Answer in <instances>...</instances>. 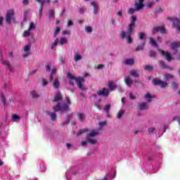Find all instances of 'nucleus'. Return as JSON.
Here are the masks:
<instances>
[{
    "label": "nucleus",
    "instance_id": "obj_1",
    "mask_svg": "<svg viewBox=\"0 0 180 180\" xmlns=\"http://www.w3.org/2000/svg\"><path fill=\"white\" fill-rule=\"evenodd\" d=\"M136 20H137V17H136V15H132L131 23L129 25L127 32L122 31L120 35V37L122 39V40L126 39L127 43H128V44H131V43H133L131 33H133V30H134V27H136Z\"/></svg>",
    "mask_w": 180,
    "mask_h": 180
},
{
    "label": "nucleus",
    "instance_id": "obj_2",
    "mask_svg": "<svg viewBox=\"0 0 180 180\" xmlns=\"http://www.w3.org/2000/svg\"><path fill=\"white\" fill-rule=\"evenodd\" d=\"M65 103L62 105L58 103L56 106L53 107L54 112H60V113H65V112L70 111V105H71V100L70 97L65 98Z\"/></svg>",
    "mask_w": 180,
    "mask_h": 180
},
{
    "label": "nucleus",
    "instance_id": "obj_3",
    "mask_svg": "<svg viewBox=\"0 0 180 180\" xmlns=\"http://www.w3.org/2000/svg\"><path fill=\"white\" fill-rule=\"evenodd\" d=\"M67 77L68 79H73L75 81L79 89H82V91H85V89H86L85 86L82 85V82H84L83 77H75L72 73L70 72L68 73Z\"/></svg>",
    "mask_w": 180,
    "mask_h": 180
},
{
    "label": "nucleus",
    "instance_id": "obj_4",
    "mask_svg": "<svg viewBox=\"0 0 180 180\" xmlns=\"http://www.w3.org/2000/svg\"><path fill=\"white\" fill-rule=\"evenodd\" d=\"M15 16V11L13 9L8 10L6 14V22L8 25L12 23V19Z\"/></svg>",
    "mask_w": 180,
    "mask_h": 180
},
{
    "label": "nucleus",
    "instance_id": "obj_5",
    "mask_svg": "<svg viewBox=\"0 0 180 180\" xmlns=\"http://www.w3.org/2000/svg\"><path fill=\"white\" fill-rule=\"evenodd\" d=\"M152 82L153 85H159V86H160V88H162V89L168 86V83L167 82H162L161 79H153Z\"/></svg>",
    "mask_w": 180,
    "mask_h": 180
},
{
    "label": "nucleus",
    "instance_id": "obj_6",
    "mask_svg": "<svg viewBox=\"0 0 180 180\" xmlns=\"http://www.w3.org/2000/svg\"><path fill=\"white\" fill-rule=\"evenodd\" d=\"M110 91L107 88H103L101 90L97 91L98 96H103V98H108Z\"/></svg>",
    "mask_w": 180,
    "mask_h": 180
},
{
    "label": "nucleus",
    "instance_id": "obj_7",
    "mask_svg": "<svg viewBox=\"0 0 180 180\" xmlns=\"http://www.w3.org/2000/svg\"><path fill=\"white\" fill-rule=\"evenodd\" d=\"M180 47V42L179 41H174L171 43V49L173 50V54L176 56L178 54V49Z\"/></svg>",
    "mask_w": 180,
    "mask_h": 180
},
{
    "label": "nucleus",
    "instance_id": "obj_8",
    "mask_svg": "<svg viewBox=\"0 0 180 180\" xmlns=\"http://www.w3.org/2000/svg\"><path fill=\"white\" fill-rule=\"evenodd\" d=\"M158 32H160L161 34H165V33H166L165 27L158 26V27H153L152 34H155L156 33H158Z\"/></svg>",
    "mask_w": 180,
    "mask_h": 180
},
{
    "label": "nucleus",
    "instance_id": "obj_9",
    "mask_svg": "<svg viewBox=\"0 0 180 180\" xmlns=\"http://www.w3.org/2000/svg\"><path fill=\"white\" fill-rule=\"evenodd\" d=\"M32 48V46L30 45H26L24 47V53L22 54L23 58H26L27 57H29L30 56V49Z\"/></svg>",
    "mask_w": 180,
    "mask_h": 180
},
{
    "label": "nucleus",
    "instance_id": "obj_10",
    "mask_svg": "<svg viewBox=\"0 0 180 180\" xmlns=\"http://www.w3.org/2000/svg\"><path fill=\"white\" fill-rule=\"evenodd\" d=\"M172 27L180 32V19L179 18H174L173 21Z\"/></svg>",
    "mask_w": 180,
    "mask_h": 180
},
{
    "label": "nucleus",
    "instance_id": "obj_11",
    "mask_svg": "<svg viewBox=\"0 0 180 180\" xmlns=\"http://www.w3.org/2000/svg\"><path fill=\"white\" fill-rule=\"evenodd\" d=\"M2 64H4V65H5L6 67L7 70H8V71H10V72H13V67H12V65H11V64L9 63V61L2 60Z\"/></svg>",
    "mask_w": 180,
    "mask_h": 180
},
{
    "label": "nucleus",
    "instance_id": "obj_12",
    "mask_svg": "<svg viewBox=\"0 0 180 180\" xmlns=\"http://www.w3.org/2000/svg\"><path fill=\"white\" fill-rule=\"evenodd\" d=\"M160 54H162V56H166V60L167 61L169 62L172 61V56H171V53L168 52H165L164 51H160Z\"/></svg>",
    "mask_w": 180,
    "mask_h": 180
},
{
    "label": "nucleus",
    "instance_id": "obj_13",
    "mask_svg": "<svg viewBox=\"0 0 180 180\" xmlns=\"http://www.w3.org/2000/svg\"><path fill=\"white\" fill-rule=\"evenodd\" d=\"M146 46V41L141 42L140 45H138L135 49L134 51L137 53L138 51H143L144 50V46Z\"/></svg>",
    "mask_w": 180,
    "mask_h": 180
},
{
    "label": "nucleus",
    "instance_id": "obj_14",
    "mask_svg": "<svg viewBox=\"0 0 180 180\" xmlns=\"http://www.w3.org/2000/svg\"><path fill=\"white\" fill-rule=\"evenodd\" d=\"M91 6H93V9H94V15H97L98 13V4H96V2L95 1H91Z\"/></svg>",
    "mask_w": 180,
    "mask_h": 180
},
{
    "label": "nucleus",
    "instance_id": "obj_15",
    "mask_svg": "<svg viewBox=\"0 0 180 180\" xmlns=\"http://www.w3.org/2000/svg\"><path fill=\"white\" fill-rule=\"evenodd\" d=\"M159 64L160 65V68L162 69L167 68L168 70H173L172 68L167 65V64H165V62H164L163 60H160Z\"/></svg>",
    "mask_w": 180,
    "mask_h": 180
},
{
    "label": "nucleus",
    "instance_id": "obj_16",
    "mask_svg": "<svg viewBox=\"0 0 180 180\" xmlns=\"http://www.w3.org/2000/svg\"><path fill=\"white\" fill-rule=\"evenodd\" d=\"M99 134V132L96 130H92L90 131L89 134H87L86 137L91 138V137H96Z\"/></svg>",
    "mask_w": 180,
    "mask_h": 180
},
{
    "label": "nucleus",
    "instance_id": "obj_17",
    "mask_svg": "<svg viewBox=\"0 0 180 180\" xmlns=\"http://www.w3.org/2000/svg\"><path fill=\"white\" fill-rule=\"evenodd\" d=\"M124 81L126 85H127V86H129V88H131V84H133V80H131V78L125 77L124 79Z\"/></svg>",
    "mask_w": 180,
    "mask_h": 180
},
{
    "label": "nucleus",
    "instance_id": "obj_18",
    "mask_svg": "<svg viewBox=\"0 0 180 180\" xmlns=\"http://www.w3.org/2000/svg\"><path fill=\"white\" fill-rule=\"evenodd\" d=\"M58 101H63V95H61V93L60 92L56 94L53 102H58Z\"/></svg>",
    "mask_w": 180,
    "mask_h": 180
},
{
    "label": "nucleus",
    "instance_id": "obj_19",
    "mask_svg": "<svg viewBox=\"0 0 180 180\" xmlns=\"http://www.w3.org/2000/svg\"><path fill=\"white\" fill-rule=\"evenodd\" d=\"M108 89L110 91H115L116 89V86L112 81L108 82Z\"/></svg>",
    "mask_w": 180,
    "mask_h": 180
},
{
    "label": "nucleus",
    "instance_id": "obj_20",
    "mask_svg": "<svg viewBox=\"0 0 180 180\" xmlns=\"http://www.w3.org/2000/svg\"><path fill=\"white\" fill-rule=\"evenodd\" d=\"M53 88H56V89H58L60 88V80L58 79V77H56L53 83Z\"/></svg>",
    "mask_w": 180,
    "mask_h": 180
},
{
    "label": "nucleus",
    "instance_id": "obj_21",
    "mask_svg": "<svg viewBox=\"0 0 180 180\" xmlns=\"http://www.w3.org/2000/svg\"><path fill=\"white\" fill-rule=\"evenodd\" d=\"M129 75H131V77H135V78H139V77H140L137 70H131L129 72Z\"/></svg>",
    "mask_w": 180,
    "mask_h": 180
},
{
    "label": "nucleus",
    "instance_id": "obj_22",
    "mask_svg": "<svg viewBox=\"0 0 180 180\" xmlns=\"http://www.w3.org/2000/svg\"><path fill=\"white\" fill-rule=\"evenodd\" d=\"M47 115L51 117V120L53 122L57 119V115L55 112H50L49 111H46Z\"/></svg>",
    "mask_w": 180,
    "mask_h": 180
},
{
    "label": "nucleus",
    "instance_id": "obj_23",
    "mask_svg": "<svg viewBox=\"0 0 180 180\" xmlns=\"http://www.w3.org/2000/svg\"><path fill=\"white\" fill-rule=\"evenodd\" d=\"M140 110H146L148 109V105H147V103H142L139 104Z\"/></svg>",
    "mask_w": 180,
    "mask_h": 180
},
{
    "label": "nucleus",
    "instance_id": "obj_24",
    "mask_svg": "<svg viewBox=\"0 0 180 180\" xmlns=\"http://www.w3.org/2000/svg\"><path fill=\"white\" fill-rule=\"evenodd\" d=\"M67 43H68V39H67V38H65V37H62L59 40V45L60 46H63L64 44H67Z\"/></svg>",
    "mask_w": 180,
    "mask_h": 180
},
{
    "label": "nucleus",
    "instance_id": "obj_25",
    "mask_svg": "<svg viewBox=\"0 0 180 180\" xmlns=\"http://www.w3.org/2000/svg\"><path fill=\"white\" fill-rule=\"evenodd\" d=\"M77 117L79 120H80L81 122L85 121V114L84 113H82V112L77 113Z\"/></svg>",
    "mask_w": 180,
    "mask_h": 180
},
{
    "label": "nucleus",
    "instance_id": "obj_26",
    "mask_svg": "<svg viewBox=\"0 0 180 180\" xmlns=\"http://www.w3.org/2000/svg\"><path fill=\"white\" fill-rule=\"evenodd\" d=\"M169 79H174V75L167 73L164 76V80L169 81Z\"/></svg>",
    "mask_w": 180,
    "mask_h": 180
},
{
    "label": "nucleus",
    "instance_id": "obj_27",
    "mask_svg": "<svg viewBox=\"0 0 180 180\" xmlns=\"http://www.w3.org/2000/svg\"><path fill=\"white\" fill-rule=\"evenodd\" d=\"M149 44H151V46H153V47H158V44H157V41L154 40V38L150 37L149 40Z\"/></svg>",
    "mask_w": 180,
    "mask_h": 180
},
{
    "label": "nucleus",
    "instance_id": "obj_28",
    "mask_svg": "<svg viewBox=\"0 0 180 180\" xmlns=\"http://www.w3.org/2000/svg\"><path fill=\"white\" fill-rule=\"evenodd\" d=\"M124 63L127 65H133V64H134V59H130V58L126 59L124 61Z\"/></svg>",
    "mask_w": 180,
    "mask_h": 180
},
{
    "label": "nucleus",
    "instance_id": "obj_29",
    "mask_svg": "<svg viewBox=\"0 0 180 180\" xmlns=\"http://www.w3.org/2000/svg\"><path fill=\"white\" fill-rule=\"evenodd\" d=\"M143 70H145V71L152 72L154 71V67L147 65L143 67Z\"/></svg>",
    "mask_w": 180,
    "mask_h": 180
},
{
    "label": "nucleus",
    "instance_id": "obj_30",
    "mask_svg": "<svg viewBox=\"0 0 180 180\" xmlns=\"http://www.w3.org/2000/svg\"><path fill=\"white\" fill-rule=\"evenodd\" d=\"M55 18H56V14L54 13V10L53 9L49 10V19H55Z\"/></svg>",
    "mask_w": 180,
    "mask_h": 180
},
{
    "label": "nucleus",
    "instance_id": "obj_31",
    "mask_svg": "<svg viewBox=\"0 0 180 180\" xmlns=\"http://www.w3.org/2000/svg\"><path fill=\"white\" fill-rule=\"evenodd\" d=\"M135 8L136 11H140L141 9H143V8H144V4L135 3Z\"/></svg>",
    "mask_w": 180,
    "mask_h": 180
},
{
    "label": "nucleus",
    "instance_id": "obj_32",
    "mask_svg": "<svg viewBox=\"0 0 180 180\" xmlns=\"http://www.w3.org/2000/svg\"><path fill=\"white\" fill-rule=\"evenodd\" d=\"M87 131H89V129L86 128H84L83 129H80L77 133V136H81V134H84V133H87Z\"/></svg>",
    "mask_w": 180,
    "mask_h": 180
},
{
    "label": "nucleus",
    "instance_id": "obj_33",
    "mask_svg": "<svg viewBox=\"0 0 180 180\" xmlns=\"http://www.w3.org/2000/svg\"><path fill=\"white\" fill-rule=\"evenodd\" d=\"M86 141H87V143H89L90 144H96V140L92 139L89 137H86Z\"/></svg>",
    "mask_w": 180,
    "mask_h": 180
},
{
    "label": "nucleus",
    "instance_id": "obj_34",
    "mask_svg": "<svg viewBox=\"0 0 180 180\" xmlns=\"http://www.w3.org/2000/svg\"><path fill=\"white\" fill-rule=\"evenodd\" d=\"M27 16H29V11H25L24 12V17H23V21L27 22Z\"/></svg>",
    "mask_w": 180,
    "mask_h": 180
},
{
    "label": "nucleus",
    "instance_id": "obj_35",
    "mask_svg": "<svg viewBox=\"0 0 180 180\" xmlns=\"http://www.w3.org/2000/svg\"><path fill=\"white\" fill-rule=\"evenodd\" d=\"M60 30H61V27H57L53 33V37H57V34L60 33Z\"/></svg>",
    "mask_w": 180,
    "mask_h": 180
},
{
    "label": "nucleus",
    "instance_id": "obj_36",
    "mask_svg": "<svg viewBox=\"0 0 180 180\" xmlns=\"http://www.w3.org/2000/svg\"><path fill=\"white\" fill-rule=\"evenodd\" d=\"M58 44V38H56V39L53 42V44L51 46V49L53 50L56 46Z\"/></svg>",
    "mask_w": 180,
    "mask_h": 180
},
{
    "label": "nucleus",
    "instance_id": "obj_37",
    "mask_svg": "<svg viewBox=\"0 0 180 180\" xmlns=\"http://www.w3.org/2000/svg\"><path fill=\"white\" fill-rule=\"evenodd\" d=\"M153 96H151V94H150V93H147L146 95H145V98H146V99H148V102H151V98H153Z\"/></svg>",
    "mask_w": 180,
    "mask_h": 180
},
{
    "label": "nucleus",
    "instance_id": "obj_38",
    "mask_svg": "<svg viewBox=\"0 0 180 180\" xmlns=\"http://www.w3.org/2000/svg\"><path fill=\"white\" fill-rule=\"evenodd\" d=\"M139 37L140 40H144L146 39V33L139 32Z\"/></svg>",
    "mask_w": 180,
    "mask_h": 180
},
{
    "label": "nucleus",
    "instance_id": "obj_39",
    "mask_svg": "<svg viewBox=\"0 0 180 180\" xmlns=\"http://www.w3.org/2000/svg\"><path fill=\"white\" fill-rule=\"evenodd\" d=\"M31 95L34 99H37L40 96L37 94L34 91H32L31 92Z\"/></svg>",
    "mask_w": 180,
    "mask_h": 180
},
{
    "label": "nucleus",
    "instance_id": "obj_40",
    "mask_svg": "<svg viewBox=\"0 0 180 180\" xmlns=\"http://www.w3.org/2000/svg\"><path fill=\"white\" fill-rule=\"evenodd\" d=\"M71 117H72V113L66 115V117L65 118V120L66 122H68V123H70V122L71 120Z\"/></svg>",
    "mask_w": 180,
    "mask_h": 180
},
{
    "label": "nucleus",
    "instance_id": "obj_41",
    "mask_svg": "<svg viewBox=\"0 0 180 180\" xmlns=\"http://www.w3.org/2000/svg\"><path fill=\"white\" fill-rule=\"evenodd\" d=\"M30 36V30L29 29L27 30H25L23 33V37H29Z\"/></svg>",
    "mask_w": 180,
    "mask_h": 180
},
{
    "label": "nucleus",
    "instance_id": "obj_42",
    "mask_svg": "<svg viewBox=\"0 0 180 180\" xmlns=\"http://www.w3.org/2000/svg\"><path fill=\"white\" fill-rule=\"evenodd\" d=\"M79 60H82V56H81L79 54H76L75 56V61H79Z\"/></svg>",
    "mask_w": 180,
    "mask_h": 180
},
{
    "label": "nucleus",
    "instance_id": "obj_43",
    "mask_svg": "<svg viewBox=\"0 0 180 180\" xmlns=\"http://www.w3.org/2000/svg\"><path fill=\"white\" fill-rule=\"evenodd\" d=\"M124 113V111L123 110L120 111L118 114H117V119H120L122 116H123Z\"/></svg>",
    "mask_w": 180,
    "mask_h": 180
},
{
    "label": "nucleus",
    "instance_id": "obj_44",
    "mask_svg": "<svg viewBox=\"0 0 180 180\" xmlns=\"http://www.w3.org/2000/svg\"><path fill=\"white\" fill-rule=\"evenodd\" d=\"M150 57H156L157 53L153 50L150 51Z\"/></svg>",
    "mask_w": 180,
    "mask_h": 180
},
{
    "label": "nucleus",
    "instance_id": "obj_45",
    "mask_svg": "<svg viewBox=\"0 0 180 180\" xmlns=\"http://www.w3.org/2000/svg\"><path fill=\"white\" fill-rule=\"evenodd\" d=\"M1 102L4 103V106L6 105V98L4 94H1Z\"/></svg>",
    "mask_w": 180,
    "mask_h": 180
},
{
    "label": "nucleus",
    "instance_id": "obj_46",
    "mask_svg": "<svg viewBox=\"0 0 180 180\" xmlns=\"http://www.w3.org/2000/svg\"><path fill=\"white\" fill-rule=\"evenodd\" d=\"M105 112H110V104H108L104 108Z\"/></svg>",
    "mask_w": 180,
    "mask_h": 180
},
{
    "label": "nucleus",
    "instance_id": "obj_47",
    "mask_svg": "<svg viewBox=\"0 0 180 180\" xmlns=\"http://www.w3.org/2000/svg\"><path fill=\"white\" fill-rule=\"evenodd\" d=\"M134 12H136V9L134 8H130L128 9V13H129V15H133Z\"/></svg>",
    "mask_w": 180,
    "mask_h": 180
},
{
    "label": "nucleus",
    "instance_id": "obj_48",
    "mask_svg": "<svg viewBox=\"0 0 180 180\" xmlns=\"http://www.w3.org/2000/svg\"><path fill=\"white\" fill-rule=\"evenodd\" d=\"M172 88H174V89H178V84L175 82H173L172 83Z\"/></svg>",
    "mask_w": 180,
    "mask_h": 180
},
{
    "label": "nucleus",
    "instance_id": "obj_49",
    "mask_svg": "<svg viewBox=\"0 0 180 180\" xmlns=\"http://www.w3.org/2000/svg\"><path fill=\"white\" fill-rule=\"evenodd\" d=\"M32 29H36V25L33 22H31L28 30H32Z\"/></svg>",
    "mask_w": 180,
    "mask_h": 180
},
{
    "label": "nucleus",
    "instance_id": "obj_50",
    "mask_svg": "<svg viewBox=\"0 0 180 180\" xmlns=\"http://www.w3.org/2000/svg\"><path fill=\"white\" fill-rule=\"evenodd\" d=\"M85 29H86V31L87 32V33H91V32H92V27H85Z\"/></svg>",
    "mask_w": 180,
    "mask_h": 180
},
{
    "label": "nucleus",
    "instance_id": "obj_51",
    "mask_svg": "<svg viewBox=\"0 0 180 180\" xmlns=\"http://www.w3.org/2000/svg\"><path fill=\"white\" fill-rule=\"evenodd\" d=\"M148 133H154L155 131V127H150L148 129Z\"/></svg>",
    "mask_w": 180,
    "mask_h": 180
},
{
    "label": "nucleus",
    "instance_id": "obj_52",
    "mask_svg": "<svg viewBox=\"0 0 180 180\" xmlns=\"http://www.w3.org/2000/svg\"><path fill=\"white\" fill-rule=\"evenodd\" d=\"M62 33L63 36H65V34H71V32H70L69 30H64Z\"/></svg>",
    "mask_w": 180,
    "mask_h": 180
},
{
    "label": "nucleus",
    "instance_id": "obj_53",
    "mask_svg": "<svg viewBox=\"0 0 180 180\" xmlns=\"http://www.w3.org/2000/svg\"><path fill=\"white\" fill-rule=\"evenodd\" d=\"M19 119H20V117H19V115H13V120H18Z\"/></svg>",
    "mask_w": 180,
    "mask_h": 180
},
{
    "label": "nucleus",
    "instance_id": "obj_54",
    "mask_svg": "<svg viewBox=\"0 0 180 180\" xmlns=\"http://www.w3.org/2000/svg\"><path fill=\"white\" fill-rule=\"evenodd\" d=\"M56 74H57V69L56 68L52 69L51 75H56Z\"/></svg>",
    "mask_w": 180,
    "mask_h": 180
},
{
    "label": "nucleus",
    "instance_id": "obj_55",
    "mask_svg": "<svg viewBox=\"0 0 180 180\" xmlns=\"http://www.w3.org/2000/svg\"><path fill=\"white\" fill-rule=\"evenodd\" d=\"M98 124L101 127H103V126H106V121L101 122Z\"/></svg>",
    "mask_w": 180,
    "mask_h": 180
},
{
    "label": "nucleus",
    "instance_id": "obj_56",
    "mask_svg": "<svg viewBox=\"0 0 180 180\" xmlns=\"http://www.w3.org/2000/svg\"><path fill=\"white\" fill-rule=\"evenodd\" d=\"M42 84L44 86L49 84V82L46 81V79H42Z\"/></svg>",
    "mask_w": 180,
    "mask_h": 180
},
{
    "label": "nucleus",
    "instance_id": "obj_57",
    "mask_svg": "<svg viewBox=\"0 0 180 180\" xmlns=\"http://www.w3.org/2000/svg\"><path fill=\"white\" fill-rule=\"evenodd\" d=\"M162 13V8H157L155 11V13Z\"/></svg>",
    "mask_w": 180,
    "mask_h": 180
},
{
    "label": "nucleus",
    "instance_id": "obj_58",
    "mask_svg": "<svg viewBox=\"0 0 180 180\" xmlns=\"http://www.w3.org/2000/svg\"><path fill=\"white\" fill-rule=\"evenodd\" d=\"M129 99H132V100L136 99V96H134L133 94L130 93L129 94Z\"/></svg>",
    "mask_w": 180,
    "mask_h": 180
},
{
    "label": "nucleus",
    "instance_id": "obj_59",
    "mask_svg": "<svg viewBox=\"0 0 180 180\" xmlns=\"http://www.w3.org/2000/svg\"><path fill=\"white\" fill-rule=\"evenodd\" d=\"M86 11V8H79V13H84Z\"/></svg>",
    "mask_w": 180,
    "mask_h": 180
},
{
    "label": "nucleus",
    "instance_id": "obj_60",
    "mask_svg": "<svg viewBox=\"0 0 180 180\" xmlns=\"http://www.w3.org/2000/svg\"><path fill=\"white\" fill-rule=\"evenodd\" d=\"M43 16V8H39V18H41Z\"/></svg>",
    "mask_w": 180,
    "mask_h": 180
},
{
    "label": "nucleus",
    "instance_id": "obj_61",
    "mask_svg": "<svg viewBox=\"0 0 180 180\" xmlns=\"http://www.w3.org/2000/svg\"><path fill=\"white\" fill-rule=\"evenodd\" d=\"M22 4L25 6L29 5V0H23Z\"/></svg>",
    "mask_w": 180,
    "mask_h": 180
},
{
    "label": "nucleus",
    "instance_id": "obj_62",
    "mask_svg": "<svg viewBox=\"0 0 180 180\" xmlns=\"http://www.w3.org/2000/svg\"><path fill=\"white\" fill-rule=\"evenodd\" d=\"M167 20H170L171 22H174V20H175V18H172V17H167Z\"/></svg>",
    "mask_w": 180,
    "mask_h": 180
},
{
    "label": "nucleus",
    "instance_id": "obj_63",
    "mask_svg": "<svg viewBox=\"0 0 180 180\" xmlns=\"http://www.w3.org/2000/svg\"><path fill=\"white\" fill-rule=\"evenodd\" d=\"M157 40H158V43L162 42V39L161 38V37H158Z\"/></svg>",
    "mask_w": 180,
    "mask_h": 180
},
{
    "label": "nucleus",
    "instance_id": "obj_64",
    "mask_svg": "<svg viewBox=\"0 0 180 180\" xmlns=\"http://www.w3.org/2000/svg\"><path fill=\"white\" fill-rule=\"evenodd\" d=\"M72 25H74V22L71 20L68 22V26H72Z\"/></svg>",
    "mask_w": 180,
    "mask_h": 180
}]
</instances>
